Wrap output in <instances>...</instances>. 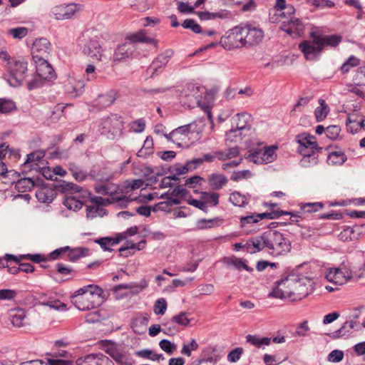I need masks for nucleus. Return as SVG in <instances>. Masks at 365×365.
Here are the masks:
<instances>
[{
  "instance_id": "f257e3e1",
  "label": "nucleus",
  "mask_w": 365,
  "mask_h": 365,
  "mask_svg": "<svg viewBox=\"0 0 365 365\" xmlns=\"http://www.w3.org/2000/svg\"><path fill=\"white\" fill-rule=\"evenodd\" d=\"M103 289L95 284L84 286L71 297L74 306L79 310H90L98 307L103 302Z\"/></svg>"
},
{
  "instance_id": "f03ea898",
  "label": "nucleus",
  "mask_w": 365,
  "mask_h": 365,
  "mask_svg": "<svg viewBox=\"0 0 365 365\" xmlns=\"http://www.w3.org/2000/svg\"><path fill=\"white\" fill-rule=\"evenodd\" d=\"M0 59L5 62L7 73L4 78L9 84L14 87L21 86L27 76V62L20 57H11L6 51H0Z\"/></svg>"
},
{
  "instance_id": "7ed1b4c3",
  "label": "nucleus",
  "mask_w": 365,
  "mask_h": 365,
  "mask_svg": "<svg viewBox=\"0 0 365 365\" xmlns=\"http://www.w3.org/2000/svg\"><path fill=\"white\" fill-rule=\"evenodd\" d=\"M263 250L277 257L289 252L291 242L283 234L276 230H268L262 235Z\"/></svg>"
},
{
  "instance_id": "20e7f679",
  "label": "nucleus",
  "mask_w": 365,
  "mask_h": 365,
  "mask_svg": "<svg viewBox=\"0 0 365 365\" xmlns=\"http://www.w3.org/2000/svg\"><path fill=\"white\" fill-rule=\"evenodd\" d=\"M61 191L66 193L63 205L69 210H80L86 199L88 197L87 190L73 183L63 181L59 186Z\"/></svg>"
},
{
  "instance_id": "39448f33",
  "label": "nucleus",
  "mask_w": 365,
  "mask_h": 365,
  "mask_svg": "<svg viewBox=\"0 0 365 365\" xmlns=\"http://www.w3.org/2000/svg\"><path fill=\"white\" fill-rule=\"evenodd\" d=\"M191 128L192 125H182L165 136L180 148H189L199 138L198 133L192 130Z\"/></svg>"
},
{
  "instance_id": "423d86ee",
  "label": "nucleus",
  "mask_w": 365,
  "mask_h": 365,
  "mask_svg": "<svg viewBox=\"0 0 365 365\" xmlns=\"http://www.w3.org/2000/svg\"><path fill=\"white\" fill-rule=\"evenodd\" d=\"M96 191L98 194L108 195L107 199L101 197H95L93 201L98 205H106L118 202L121 205L122 201L125 200L126 195H123V192H120V188L116 187L115 185H110L108 183L101 184L96 186Z\"/></svg>"
},
{
  "instance_id": "0eeeda50",
  "label": "nucleus",
  "mask_w": 365,
  "mask_h": 365,
  "mask_svg": "<svg viewBox=\"0 0 365 365\" xmlns=\"http://www.w3.org/2000/svg\"><path fill=\"white\" fill-rule=\"evenodd\" d=\"M277 148L276 145L266 146L261 143L250 150L246 158L255 164H268L276 160Z\"/></svg>"
},
{
  "instance_id": "6e6552de",
  "label": "nucleus",
  "mask_w": 365,
  "mask_h": 365,
  "mask_svg": "<svg viewBox=\"0 0 365 365\" xmlns=\"http://www.w3.org/2000/svg\"><path fill=\"white\" fill-rule=\"evenodd\" d=\"M299 143L298 150L303 155L302 162H309V159L317 163L316 153L318 151V145L314 136L302 134L297 137Z\"/></svg>"
},
{
  "instance_id": "1a4fd4ad",
  "label": "nucleus",
  "mask_w": 365,
  "mask_h": 365,
  "mask_svg": "<svg viewBox=\"0 0 365 365\" xmlns=\"http://www.w3.org/2000/svg\"><path fill=\"white\" fill-rule=\"evenodd\" d=\"M310 38L301 42L299 48L307 60L316 61L319 58L323 48L316 32H312Z\"/></svg>"
},
{
  "instance_id": "9d476101",
  "label": "nucleus",
  "mask_w": 365,
  "mask_h": 365,
  "mask_svg": "<svg viewBox=\"0 0 365 365\" xmlns=\"http://www.w3.org/2000/svg\"><path fill=\"white\" fill-rule=\"evenodd\" d=\"M242 34V26H235L230 30L227 36L221 38L220 43L227 50L245 46Z\"/></svg>"
},
{
  "instance_id": "9b49d317",
  "label": "nucleus",
  "mask_w": 365,
  "mask_h": 365,
  "mask_svg": "<svg viewBox=\"0 0 365 365\" xmlns=\"http://www.w3.org/2000/svg\"><path fill=\"white\" fill-rule=\"evenodd\" d=\"M245 46L258 45L264 38V31L256 25L247 24L242 26Z\"/></svg>"
},
{
  "instance_id": "f8f14e48",
  "label": "nucleus",
  "mask_w": 365,
  "mask_h": 365,
  "mask_svg": "<svg viewBox=\"0 0 365 365\" xmlns=\"http://www.w3.org/2000/svg\"><path fill=\"white\" fill-rule=\"evenodd\" d=\"M325 277L335 284H345L352 277V272L346 266L341 264L339 268H330L325 274Z\"/></svg>"
},
{
  "instance_id": "ddd939ff",
  "label": "nucleus",
  "mask_w": 365,
  "mask_h": 365,
  "mask_svg": "<svg viewBox=\"0 0 365 365\" xmlns=\"http://www.w3.org/2000/svg\"><path fill=\"white\" fill-rule=\"evenodd\" d=\"M103 349L117 363L121 365L128 364V353L121 345L116 344L111 341H105L103 344Z\"/></svg>"
},
{
  "instance_id": "4468645a",
  "label": "nucleus",
  "mask_w": 365,
  "mask_h": 365,
  "mask_svg": "<svg viewBox=\"0 0 365 365\" xmlns=\"http://www.w3.org/2000/svg\"><path fill=\"white\" fill-rule=\"evenodd\" d=\"M203 90L204 88L200 86L189 85L181 96L184 105L190 108L194 107L195 105L203 107L202 103Z\"/></svg>"
},
{
  "instance_id": "2eb2a0df",
  "label": "nucleus",
  "mask_w": 365,
  "mask_h": 365,
  "mask_svg": "<svg viewBox=\"0 0 365 365\" xmlns=\"http://www.w3.org/2000/svg\"><path fill=\"white\" fill-rule=\"evenodd\" d=\"M81 9L82 6L80 4H61L51 9L50 16L57 20L69 19Z\"/></svg>"
},
{
  "instance_id": "dca6fc26",
  "label": "nucleus",
  "mask_w": 365,
  "mask_h": 365,
  "mask_svg": "<svg viewBox=\"0 0 365 365\" xmlns=\"http://www.w3.org/2000/svg\"><path fill=\"white\" fill-rule=\"evenodd\" d=\"M295 278L285 277L281 279L276 282V287L273 289L272 292L269 293V296L272 297L285 299L292 301L293 286H288L289 281H294Z\"/></svg>"
},
{
  "instance_id": "f3484780",
  "label": "nucleus",
  "mask_w": 365,
  "mask_h": 365,
  "mask_svg": "<svg viewBox=\"0 0 365 365\" xmlns=\"http://www.w3.org/2000/svg\"><path fill=\"white\" fill-rule=\"evenodd\" d=\"M288 286H293L292 302L301 300L307 297L312 290L311 281L307 279L295 278L294 281H289Z\"/></svg>"
},
{
  "instance_id": "a211bd4d",
  "label": "nucleus",
  "mask_w": 365,
  "mask_h": 365,
  "mask_svg": "<svg viewBox=\"0 0 365 365\" xmlns=\"http://www.w3.org/2000/svg\"><path fill=\"white\" fill-rule=\"evenodd\" d=\"M172 55L173 51L171 50H167L164 53L158 55L148 68L146 71L147 75L153 77L155 74L161 72L163 68L168 63Z\"/></svg>"
},
{
  "instance_id": "6ab92c4d",
  "label": "nucleus",
  "mask_w": 365,
  "mask_h": 365,
  "mask_svg": "<svg viewBox=\"0 0 365 365\" xmlns=\"http://www.w3.org/2000/svg\"><path fill=\"white\" fill-rule=\"evenodd\" d=\"M83 52L93 61H101L104 56L103 50L96 38L90 39L84 45Z\"/></svg>"
},
{
  "instance_id": "aec40b11",
  "label": "nucleus",
  "mask_w": 365,
  "mask_h": 365,
  "mask_svg": "<svg viewBox=\"0 0 365 365\" xmlns=\"http://www.w3.org/2000/svg\"><path fill=\"white\" fill-rule=\"evenodd\" d=\"M51 43L46 38L36 39L33 43L31 53L34 60L46 58L51 51Z\"/></svg>"
},
{
  "instance_id": "412c9836",
  "label": "nucleus",
  "mask_w": 365,
  "mask_h": 365,
  "mask_svg": "<svg viewBox=\"0 0 365 365\" xmlns=\"http://www.w3.org/2000/svg\"><path fill=\"white\" fill-rule=\"evenodd\" d=\"M280 29L292 37H297L303 34L304 26L299 19L291 17L289 21L282 23Z\"/></svg>"
},
{
  "instance_id": "4be33fe9",
  "label": "nucleus",
  "mask_w": 365,
  "mask_h": 365,
  "mask_svg": "<svg viewBox=\"0 0 365 365\" xmlns=\"http://www.w3.org/2000/svg\"><path fill=\"white\" fill-rule=\"evenodd\" d=\"M202 164V160L200 158L192 159L187 162L185 165L175 164L170 168V172L173 177L175 181L179 180L178 176L184 175L190 170H192Z\"/></svg>"
},
{
  "instance_id": "5701e85b",
  "label": "nucleus",
  "mask_w": 365,
  "mask_h": 365,
  "mask_svg": "<svg viewBox=\"0 0 365 365\" xmlns=\"http://www.w3.org/2000/svg\"><path fill=\"white\" fill-rule=\"evenodd\" d=\"M104 132H108L115 135L120 133L123 129V124L121 117L117 114H112L102 123Z\"/></svg>"
},
{
  "instance_id": "b1692460",
  "label": "nucleus",
  "mask_w": 365,
  "mask_h": 365,
  "mask_svg": "<svg viewBox=\"0 0 365 365\" xmlns=\"http://www.w3.org/2000/svg\"><path fill=\"white\" fill-rule=\"evenodd\" d=\"M36 64V75L41 80H51L55 76L52 66L46 58L34 60Z\"/></svg>"
},
{
  "instance_id": "393cba45",
  "label": "nucleus",
  "mask_w": 365,
  "mask_h": 365,
  "mask_svg": "<svg viewBox=\"0 0 365 365\" xmlns=\"http://www.w3.org/2000/svg\"><path fill=\"white\" fill-rule=\"evenodd\" d=\"M118 93L115 90H110L105 94L99 95L93 102V106L98 110L104 109L110 105L118 98Z\"/></svg>"
},
{
  "instance_id": "a878e982",
  "label": "nucleus",
  "mask_w": 365,
  "mask_h": 365,
  "mask_svg": "<svg viewBox=\"0 0 365 365\" xmlns=\"http://www.w3.org/2000/svg\"><path fill=\"white\" fill-rule=\"evenodd\" d=\"M110 362L108 357L102 354H88L83 357L78 358L76 365H106Z\"/></svg>"
},
{
  "instance_id": "bb28decb",
  "label": "nucleus",
  "mask_w": 365,
  "mask_h": 365,
  "mask_svg": "<svg viewBox=\"0 0 365 365\" xmlns=\"http://www.w3.org/2000/svg\"><path fill=\"white\" fill-rule=\"evenodd\" d=\"M283 213L282 211L274 210L271 212H264L261 214H253L251 213L249 215L241 217H240V223L241 226L243 227L246 224L255 223L258 221L264 219V218H278L279 215Z\"/></svg>"
},
{
  "instance_id": "cd10ccee",
  "label": "nucleus",
  "mask_w": 365,
  "mask_h": 365,
  "mask_svg": "<svg viewBox=\"0 0 365 365\" xmlns=\"http://www.w3.org/2000/svg\"><path fill=\"white\" fill-rule=\"evenodd\" d=\"M143 185L142 180H133L132 181H126L123 186V188L120 189V192H123V195H126L124 200L122 201V204L124 205L129 201H133L136 199L135 197H131L130 192L133 190L140 188Z\"/></svg>"
},
{
  "instance_id": "c85d7f7f",
  "label": "nucleus",
  "mask_w": 365,
  "mask_h": 365,
  "mask_svg": "<svg viewBox=\"0 0 365 365\" xmlns=\"http://www.w3.org/2000/svg\"><path fill=\"white\" fill-rule=\"evenodd\" d=\"M202 361L216 364L221 358L217 348L213 345L205 347L202 351Z\"/></svg>"
},
{
  "instance_id": "c756f323",
  "label": "nucleus",
  "mask_w": 365,
  "mask_h": 365,
  "mask_svg": "<svg viewBox=\"0 0 365 365\" xmlns=\"http://www.w3.org/2000/svg\"><path fill=\"white\" fill-rule=\"evenodd\" d=\"M133 51V46L130 43H125L119 46L115 51L113 55V61L119 62L123 59L129 58Z\"/></svg>"
},
{
  "instance_id": "7c9ffc66",
  "label": "nucleus",
  "mask_w": 365,
  "mask_h": 365,
  "mask_svg": "<svg viewBox=\"0 0 365 365\" xmlns=\"http://www.w3.org/2000/svg\"><path fill=\"white\" fill-rule=\"evenodd\" d=\"M84 87L85 84L83 81L70 78L66 85V91L71 96L76 97L83 93Z\"/></svg>"
},
{
  "instance_id": "2f4dec72",
  "label": "nucleus",
  "mask_w": 365,
  "mask_h": 365,
  "mask_svg": "<svg viewBox=\"0 0 365 365\" xmlns=\"http://www.w3.org/2000/svg\"><path fill=\"white\" fill-rule=\"evenodd\" d=\"M323 50L326 46L336 47L342 41V36L339 34L323 35L317 34Z\"/></svg>"
},
{
  "instance_id": "473e14b6",
  "label": "nucleus",
  "mask_w": 365,
  "mask_h": 365,
  "mask_svg": "<svg viewBox=\"0 0 365 365\" xmlns=\"http://www.w3.org/2000/svg\"><path fill=\"white\" fill-rule=\"evenodd\" d=\"M56 195V191L49 187H43L36 192V197L38 200L43 203H50L53 201Z\"/></svg>"
},
{
  "instance_id": "72a5a7b5",
  "label": "nucleus",
  "mask_w": 365,
  "mask_h": 365,
  "mask_svg": "<svg viewBox=\"0 0 365 365\" xmlns=\"http://www.w3.org/2000/svg\"><path fill=\"white\" fill-rule=\"evenodd\" d=\"M250 119L251 115L247 113H238L232 118V127L243 131L250 128Z\"/></svg>"
},
{
  "instance_id": "f704fd0d",
  "label": "nucleus",
  "mask_w": 365,
  "mask_h": 365,
  "mask_svg": "<svg viewBox=\"0 0 365 365\" xmlns=\"http://www.w3.org/2000/svg\"><path fill=\"white\" fill-rule=\"evenodd\" d=\"M228 182L227 177L222 174H212L208 178V184L212 190L222 188Z\"/></svg>"
},
{
  "instance_id": "c9c22d12",
  "label": "nucleus",
  "mask_w": 365,
  "mask_h": 365,
  "mask_svg": "<svg viewBox=\"0 0 365 365\" xmlns=\"http://www.w3.org/2000/svg\"><path fill=\"white\" fill-rule=\"evenodd\" d=\"M44 156L45 152L43 150H35L27 155V159L25 161L24 166L28 167L30 169H36L35 166L38 165V163L41 160Z\"/></svg>"
},
{
  "instance_id": "e433bc0d",
  "label": "nucleus",
  "mask_w": 365,
  "mask_h": 365,
  "mask_svg": "<svg viewBox=\"0 0 365 365\" xmlns=\"http://www.w3.org/2000/svg\"><path fill=\"white\" fill-rule=\"evenodd\" d=\"M244 249L249 253L253 254L263 250L262 235L252 238L245 244Z\"/></svg>"
},
{
  "instance_id": "4c0bfd02",
  "label": "nucleus",
  "mask_w": 365,
  "mask_h": 365,
  "mask_svg": "<svg viewBox=\"0 0 365 365\" xmlns=\"http://www.w3.org/2000/svg\"><path fill=\"white\" fill-rule=\"evenodd\" d=\"M240 155L239 148L237 146L230 148L225 150H216L215 156L219 160L225 161L227 160H231L237 157Z\"/></svg>"
},
{
  "instance_id": "58836bf2",
  "label": "nucleus",
  "mask_w": 365,
  "mask_h": 365,
  "mask_svg": "<svg viewBox=\"0 0 365 365\" xmlns=\"http://www.w3.org/2000/svg\"><path fill=\"white\" fill-rule=\"evenodd\" d=\"M129 40L132 42L136 43H145L149 44H153L155 46H157V41L153 38H150L146 35L144 30H140L130 36Z\"/></svg>"
},
{
  "instance_id": "ea45409f",
  "label": "nucleus",
  "mask_w": 365,
  "mask_h": 365,
  "mask_svg": "<svg viewBox=\"0 0 365 365\" xmlns=\"http://www.w3.org/2000/svg\"><path fill=\"white\" fill-rule=\"evenodd\" d=\"M223 219L220 217H215L212 219H201L197 222V228L200 230L210 229L215 227H219L223 223Z\"/></svg>"
},
{
  "instance_id": "a19ab883",
  "label": "nucleus",
  "mask_w": 365,
  "mask_h": 365,
  "mask_svg": "<svg viewBox=\"0 0 365 365\" xmlns=\"http://www.w3.org/2000/svg\"><path fill=\"white\" fill-rule=\"evenodd\" d=\"M187 190L182 186L179 185L175 187L171 193V197H169L168 203L171 205H179L180 203V198H185L187 195Z\"/></svg>"
},
{
  "instance_id": "79ce46f5",
  "label": "nucleus",
  "mask_w": 365,
  "mask_h": 365,
  "mask_svg": "<svg viewBox=\"0 0 365 365\" xmlns=\"http://www.w3.org/2000/svg\"><path fill=\"white\" fill-rule=\"evenodd\" d=\"M360 61L361 60L356 56H350L339 68L341 73L343 75L348 73L351 68L357 67L360 64Z\"/></svg>"
},
{
  "instance_id": "37998d69",
  "label": "nucleus",
  "mask_w": 365,
  "mask_h": 365,
  "mask_svg": "<svg viewBox=\"0 0 365 365\" xmlns=\"http://www.w3.org/2000/svg\"><path fill=\"white\" fill-rule=\"evenodd\" d=\"M319 106L317 107L314 110V115L317 121L321 122L327 118L329 112V108L325 101L323 99H319Z\"/></svg>"
},
{
  "instance_id": "c03bdc74",
  "label": "nucleus",
  "mask_w": 365,
  "mask_h": 365,
  "mask_svg": "<svg viewBox=\"0 0 365 365\" xmlns=\"http://www.w3.org/2000/svg\"><path fill=\"white\" fill-rule=\"evenodd\" d=\"M227 263L228 264L233 265L238 270H241L243 269L249 272H252L253 271V269L247 264V260L241 258H237L235 256L229 257L227 259Z\"/></svg>"
},
{
  "instance_id": "a18cd8bd",
  "label": "nucleus",
  "mask_w": 365,
  "mask_h": 365,
  "mask_svg": "<svg viewBox=\"0 0 365 365\" xmlns=\"http://www.w3.org/2000/svg\"><path fill=\"white\" fill-rule=\"evenodd\" d=\"M25 317V312L21 309L14 310L10 314V318L12 324L18 327H21L24 325Z\"/></svg>"
},
{
  "instance_id": "49530a36",
  "label": "nucleus",
  "mask_w": 365,
  "mask_h": 365,
  "mask_svg": "<svg viewBox=\"0 0 365 365\" xmlns=\"http://www.w3.org/2000/svg\"><path fill=\"white\" fill-rule=\"evenodd\" d=\"M88 253V250L86 248L77 247L75 249H71L69 247V251H67L66 256L70 261L75 262L81 257L86 256Z\"/></svg>"
},
{
  "instance_id": "de8ad7c7",
  "label": "nucleus",
  "mask_w": 365,
  "mask_h": 365,
  "mask_svg": "<svg viewBox=\"0 0 365 365\" xmlns=\"http://www.w3.org/2000/svg\"><path fill=\"white\" fill-rule=\"evenodd\" d=\"M346 157L344 153L340 151H334L331 153L327 158V163L329 165H341L345 160Z\"/></svg>"
},
{
  "instance_id": "09e8293b",
  "label": "nucleus",
  "mask_w": 365,
  "mask_h": 365,
  "mask_svg": "<svg viewBox=\"0 0 365 365\" xmlns=\"http://www.w3.org/2000/svg\"><path fill=\"white\" fill-rule=\"evenodd\" d=\"M121 238L102 237L95 240L104 250H110V247L119 243Z\"/></svg>"
},
{
  "instance_id": "8fccbe9b",
  "label": "nucleus",
  "mask_w": 365,
  "mask_h": 365,
  "mask_svg": "<svg viewBox=\"0 0 365 365\" xmlns=\"http://www.w3.org/2000/svg\"><path fill=\"white\" fill-rule=\"evenodd\" d=\"M34 185V181L30 178H21L18 180L15 185V188L21 192L30 190Z\"/></svg>"
},
{
  "instance_id": "3c124183",
  "label": "nucleus",
  "mask_w": 365,
  "mask_h": 365,
  "mask_svg": "<svg viewBox=\"0 0 365 365\" xmlns=\"http://www.w3.org/2000/svg\"><path fill=\"white\" fill-rule=\"evenodd\" d=\"M247 341L250 343L251 344L260 347L262 345H269L271 342V339L268 337L259 338L256 335L249 334L246 336Z\"/></svg>"
},
{
  "instance_id": "603ef678",
  "label": "nucleus",
  "mask_w": 365,
  "mask_h": 365,
  "mask_svg": "<svg viewBox=\"0 0 365 365\" xmlns=\"http://www.w3.org/2000/svg\"><path fill=\"white\" fill-rule=\"evenodd\" d=\"M136 354L141 358L153 361H159L160 359L163 360L165 359L162 354H156L153 351L149 349L138 351Z\"/></svg>"
},
{
  "instance_id": "864d4df0",
  "label": "nucleus",
  "mask_w": 365,
  "mask_h": 365,
  "mask_svg": "<svg viewBox=\"0 0 365 365\" xmlns=\"http://www.w3.org/2000/svg\"><path fill=\"white\" fill-rule=\"evenodd\" d=\"M230 201L235 206L245 207L248 204V198L238 192L232 193L230 196Z\"/></svg>"
},
{
  "instance_id": "5fc2aeb1",
  "label": "nucleus",
  "mask_w": 365,
  "mask_h": 365,
  "mask_svg": "<svg viewBox=\"0 0 365 365\" xmlns=\"http://www.w3.org/2000/svg\"><path fill=\"white\" fill-rule=\"evenodd\" d=\"M28 29L26 27H16L7 30L6 34L14 38L21 39L28 34Z\"/></svg>"
},
{
  "instance_id": "6e6d98bb",
  "label": "nucleus",
  "mask_w": 365,
  "mask_h": 365,
  "mask_svg": "<svg viewBox=\"0 0 365 365\" xmlns=\"http://www.w3.org/2000/svg\"><path fill=\"white\" fill-rule=\"evenodd\" d=\"M202 197L207 206H216L219 202V194L216 192H203Z\"/></svg>"
},
{
  "instance_id": "4d7b16f0",
  "label": "nucleus",
  "mask_w": 365,
  "mask_h": 365,
  "mask_svg": "<svg viewBox=\"0 0 365 365\" xmlns=\"http://www.w3.org/2000/svg\"><path fill=\"white\" fill-rule=\"evenodd\" d=\"M323 206L322 202L304 203L300 205V211L302 213L317 212L321 210Z\"/></svg>"
},
{
  "instance_id": "13d9d810",
  "label": "nucleus",
  "mask_w": 365,
  "mask_h": 365,
  "mask_svg": "<svg viewBox=\"0 0 365 365\" xmlns=\"http://www.w3.org/2000/svg\"><path fill=\"white\" fill-rule=\"evenodd\" d=\"M41 303L43 305H46L50 307L51 308H53L55 309H61L66 307V304L63 302H61L58 299H48L46 300L45 299L44 296H42L40 297Z\"/></svg>"
},
{
  "instance_id": "bf43d9fd",
  "label": "nucleus",
  "mask_w": 365,
  "mask_h": 365,
  "mask_svg": "<svg viewBox=\"0 0 365 365\" xmlns=\"http://www.w3.org/2000/svg\"><path fill=\"white\" fill-rule=\"evenodd\" d=\"M16 109L14 102L11 100L0 99V113H8Z\"/></svg>"
},
{
  "instance_id": "052dcab7",
  "label": "nucleus",
  "mask_w": 365,
  "mask_h": 365,
  "mask_svg": "<svg viewBox=\"0 0 365 365\" xmlns=\"http://www.w3.org/2000/svg\"><path fill=\"white\" fill-rule=\"evenodd\" d=\"M356 322L351 320L344 323L342 327L336 331L338 336H345L354 328Z\"/></svg>"
},
{
  "instance_id": "680f3d73",
  "label": "nucleus",
  "mask_w": 365,
  "mask_h": 365,
  "mask_svg": "<svg viewBox=\"0 0 365 365\" xmlns=\"http://www.w3.org/2000/svg\"><path fill=\"white\" fill-rule=\"evenodd\" d=\"M198 344L195 339H192L189 344H184L181 349V354L187 356H191L192 351H196L198 349Z\"/></svg>"
},
{
  "instance_id": "e2e57ef3",
  "label": "nucleus",
  "mask_w": 365,
  "mask_h": 365,
  "mask_svg": "<svg viewBox=\"0 0 365 365\" xmlns=\"http://www.w3.org/2000/svg\"><path fill=\"white\" fill-rule=\"evenodd\" d=\"M167 309V302L164 298L158 299L154 304L153 311L155 314L163 315Z\"/></svg>"
},
{
  "instance_id": "0e129e2a",
  "label": "nucleus",
  "mask_w": 365,
  "mask_h": 365,
  "mask_svg": "<svg viewBox=\"0 0 365 365\" xmlns=\"http://www.w3.org/2000/svg\"><path fill=\"white\" fill-rule=\"evenodd\" d=\"M145 321V318L135 319L133 320L131 325L133 330L138 334L144 333L146 330Z\"/></svg>"
},
{
  "instance_id": "69168bd1",
  "label": "nucleus",
  "mask_w": 365,
  "mask_h": 365,
  "mask_svg": "<svg viewBox=\"0 0 365 365\" xmlns=\"http://www.w3.org/2000/svg\"><path fill=\"white\" fill-rule=\"evenodd\" d=\"M354 81L357 86H365V66L358 68L354 77Z\"/></svg>"
},
{
  "instance_id": "338daca9",
  "label": "nucleus",
  "mask_w": 365,
  "mask_h": 365,
  "mask_svg": "<svg viewBox=\"0 0 365 365\" xmlns=\"http://www.w3.org/2000/svg\"><path fill=\"white\" fill-rule=\"evenodd\" d=\"M311 99L312 98L308 96L299 98L297 103L294 106L291 113L294 114L296 112H302L304 108L309 103Z\"/></svg>"
},
{
  "instance_id": "774afa93",
  "label": "nucleus",
  "mask_w": 365,
  "mask_h": 365,
  "mask_svg": "<svg viewBox=\"0 0 365 365\" xmlns=\"http://www.w3.org/2000/svg\"><path fill=\"white\" fill-rule=\"evenodd\" d=\"M182 26L185 29H189L195 34H200L202 32L201 26L193 19H186L182 23Z\"/></svg>"
}]
</instances>
